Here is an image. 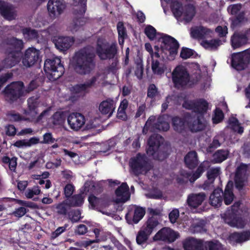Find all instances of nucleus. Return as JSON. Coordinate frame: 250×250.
Segmentation results:
<instances>
[{"instance_id":"nucleus-1","label":"nucleus","mask_w":250,"mask_h":250,"mask_svg":"<svg viewBox=\"0 0 250 250\" xmlns=\"http://www.w3.org/2000/svg\"><path fill=\"white\" fill-rule=\"evenodd\" d=\"M145 33L150 40H155L161 42L162 50L166 55L169 53L168 60H173L177 54L179 44L175 39L169 36L157 33L156 29L151 25H147Z\"/></svg>"},{"instance_id":"nucleus-2","label":"nucleus","mask_w":250,"mask_h":250,"mask_svg":"<svg viewBox=\"0 0 250 250\" xmlns=\"http://www.w3.org/2000/svg\"><path fill=\"white\" fill-rule=\"evenodd\" d=\"M94 51L91 47L85 48L76 53L72 60L75 70L78 73H89L93 67Z\"/></svg>"},{"instance_id":"nucleus-3","label":"nucleus","mask_w":250,"mask_h":250,"mask_svg":"<svg viewBox=\"0 0 250 250\" xmlns=\"http://www.w3.org/2000/svg\"><path fill=\"white\" fill-rule=\"evenodd\" d=\"M172 81L176 87H179L189 83V85L198 82H204V79L200 73V70L198 69L189 78V74L185 67L182 65L177 66L172 73Z\"/></svg>"},{"instance_id":"nucleus-4","label":"nucleus","mask_w":250,"mask_h":250,"mask_svg":"<svg viewBox=\"0 0 250 250\" xmlns=\"http://www.w3.org/2000/svg\"><path fill=\"white\" fill-rule=\"evenodd\" d=\"M8 53V57L5 60V67H11L20 61L21 51L23 48L21 40L12 38L3 44Z\"/></svg>"},{"instance_id":"nucleus-5","label":"nucleus","mask_w":250,"mask_h":250,"mask_svg":"<svg viewBox=\"0 0 250 250\" xmlns=\"http://www.w3.org/2000/svg\"><path fill=\"white\" fill-rule=\"evenodd\" d=\"M171 8L173 15L178 21L186 22L190 21L196 13L194 6L189 5L183 6L177 1L172 2Z\"/></svg>"},{"instance_id":"nucleus-6","label":"nucleus","mask_w":250,"mask_h":250,"mask_svg":"<svg viewBox=\"0 0 250 250\" xmlns=\"http://www.w3.org/2000/svg\"><path fill=\"white\" fill-rule=\"evenodd\" d=\"M44 70L46 73L52 76L51 79L53 80L61 77L64 72L61 59L57 57L46 60L44 62Z\"/></svg>"},{"instance_id":"nucleus-7","label":"nucleus","mask_w":250,"mask_h":250,"mask_svg":"<svg viewBox=\"0 0 250 250\" xmlns=\"http://www.w3.org/2000/svg\"><path fill=\"white\" fill-rule=\"evenodd\" d=\"M155 120V116H151L149 118L143 130L144 133L146 134L148 130L152 132L155 131V129L163 131H167L169 129L168 122L170 120L169 116L166 115L159 117L158 119L157 124L156 125L154 124Z\"/></svg>"},{"instance_id":"nucleus-8","label":"nucleus","mask_w":250,"mask_h":250,"mask_svg":"<svg viewBox=\"0 0 250 250\" xmlns=\"http://www.w3.org/2000/svg\"><path fill=\"white\" fill-rule=\"evenodd\" d=\"M240 206L239 202H236L232 206L231 210H228L227 212L222 215L224 221L231 227L237 228H243L245 222L241 218L237 216L238 207Z\"/></svg>"},{"instance_id":"nucleus-9","label":"nucleus","mask_w":250,"mask_h":250,"mask_svg":"<svg viewBox=\"0 0 250 250\" xmlns=\"http://www.w3.org/2000/svg\"><path fill=\"white\" fill-rule=\"evenodd\" d=\"M117 51L116 44H109L104 38H99L97 41V53L102 60L113 58Z\"/></svg>"},{"instance_id":"nucleus-10","label":"nucleus","mask_w":250,"mask_h":250,"mask_svg":"<svg viewBox=\"0 0 250 250\" xmlns=\"http://www.w3.org/2000/svg\"><path fill=\"white\" fill-rule=\"evenodd\" d=\"M163 141V139L158 134H154L150 136L148 141L147 154L155 159L162 160L165 156L163 153L158 151V148Z\"/></svg>"},{"instance_id":"nucleus-11","label":"nucleus","mask_w":250,"mask_h":250,"mask_svg":"<svg viewBox=\"0 0 250 250\" xmlns=\"http://www.w3.org/2000/svg\"><path fill=\"white\" fill-rule=\"evenodd\" d=\"M26 91L24 90L23 83L21 82L11 83L5 89L4 93L6 100L13 102L23 95Z\"/></svg>"},{"instance_id":"nucleus-12","label":"nucleus","mask_w":250,"mask_h":250,"mask_svg":"<svg viewBox=\"0 0 250 250\" xmlns=\"http://www.w3.org/2000/svg\"><path fill=\"white\" fill-rule=\"evenodd\" d=\"M250 61V51L246 50L244 51L234 53L231 55L232 66L237 70H242L245 69Z\"/></svg>"},{"instance_id":"nucleus-13","label":"nucleus","mask_w":250,"mask_h":250,"mask_svg":"<svg viewBox=\"0 0 250 250\" xmlns=\"http://www.w3.org/2000/svg\"><path fill=\"white\" fill-rule=\"evenodd\" d=\"M129 164L133 172L137 175L146 173L150 168V166L146 160V157L140 154H138L132 158Z\"/></svg>"},{"instance_id":"nucleus-14","label":"nucleus","mask_w":250,"mask_h":250,"mask_svg":"<svg viewBox=\"0 0 250 250\" xmlns=\"http://www.w3.org/2000/svg\"><path fill=\"white\" fill-rule=\"evenodd\" d=\"M183 106L188 109L192 110L195 112L203 114L208 109V103L203 99L192 101L188 98L183 99Z\"/></svg>"},{"instance_id":"nucleus-15","label":"nucleus","mask_w":250,"mask_h":250,"mask_svg":"<svg viewBox=\"0 0 250 250\" xmlns=\"http://www.w3.org/2000/svg\"><path fill=\"white\" fill-rule=\"evenodd\" d=\"M65 7V4L62 0H49L47 3L49 16L52 19L58 18L63 13Z\"/></svg>"},{"instance_id":"nucleus-16","label":"nucleus","mask_w":250,"mask_h":250,"mask_svg":"<svg viewBox=\"0 0 250 250\" xmlns=\"http://www.w3.org/2000/svg\"><path fill=\"white\" fill-rule=\"evenodd\" d=\"M145 212L144 208L132 206L125 215L126 220L129 224H137L143 218Z\"/></svg>"},{"instance_id":"nucleus-17","label":"nucleus","mask_w":250,"mask_h":250,"mask_svg":"<svg viewBox=\"0 0 250 250\" xmlns=\"http://www.w3.org/2000/svg\"><path fill=\"white\" fill-rule=\"evenodd\" d=\"M248 176V167L246 165L242 164L236 169L235 176V183L236 187L241 188L247 183Z\"/></svg>"},{"instance_id":"nucleus-18","label":"nucleus","mask_w":250,"mask_h":250,"mask_svg":"<svg viewBox=\"0 0 250 250\" xmlns=\"http://www.w3.org/2000/svg\"><path fill=\"white\" fill-rule=\"evenodd\" d=\"M208 166V162H204L202 163L197 169L196 172L193 175L189 174L185 171H182L181 173V178L176 177V180L178 182H184L189 180L190 182H194L198 179L201 174L204 171L205 168Z\"/></svg>"},{"instance_id":"nucleus-19","label":"nucleus","mask_w":250,"mask_h":250,"mask_svg":"<svg viewBox=\"0 0 250 250\" xmlns=\"http://www.w3.org/2000/svg\"><path fill=\"white\" fill-rule=\"evenodd\" d=\"M68 124L72 129L78 131L85 124L84 116L79 113H71L67 117Z\"/></svg>"},{"instance_id":"nucleus-20","label":"nucleus","mask_w":250,"mask_h":250,"mask_svg":"<svg viewBox=\"0 0 250 250\" xmlns=\"http://www.w3.org/2000/svg\"><path fill=\"white\" fill-rule=\"evenodd\" d=\"M40 60V51L34 47L28 48L22 59V63L26 67H30Z\"/></svg>"},{"instance_id":"nucleus-21","label":"nucleus","mask_w":250,"mask_h":250,"mask_svg":"<svg viewBox=\"0 0 250 250\" xmlns=\"http://www.w3.org/2000/svg\"><path fill=\"white\" fill-rule=\"evenodd\" d=\"M179 237V234L167 228H164L160 230L153 237L154 241H174Z\"/></svg>"},{"instance_id":"nucleus-22","label":"nucleus","mask_w":250,"mask_h":250,"mask_svg":"<svg viewBox=\"0 0 250 250\" xmlns=\"http://www.w3.org/2000/svg\"><path fill=\"white\" fill-rule=\"evenodd\" d=\"M105 79V76L103 74H98L94 77L90 83L81 84L75 85L73 87V91L75 93H80L86 90L89 87L94 84H100L104 82Z\"/></svg>"},{"instance_id":"nucleus-23","label":"nucleus","mask_w":250,"mask_h":250,"mask_svg":"<svg viewBox=\"0 0 250 250\" xmlns=\"http://www.w3.org/2000/svg\"><path fill=\"white\" fill-rule=\"evenodd\" d=\"M116 198L114 200L117 203H124L130 198L129 187L126 183H123L115 191Z\"/></svg>"},{"instance_id":"nucleus-24","label":"nucleus","mask_w":250,"mask_h":250,"mask_svg":"<svg viewBox=\"0 0 250 250\" xmlns=\"http://www.w3.org/2000/svg\"><path fill=\"white\" fill-rule=\"evenodd\" d=\"M207 125V122L202 116H197L191 119L188 126L191 131L197 132L204 129Z\"/></svg>"},{"instance_id":"nucleus-25","label":"nucleus","mask_w":250,"mask_h":250,"mask_svg":"<svg viewBox=\"0 0 250 250\" xmlns=\"http://www.w3.org/2000/svg\"><path fill=\"white\" fill-rule=\"evenodd\" d=\"M0 13L5 19L8 20H12L17 16V13L14 7L1 0H0Z\"/></svg>"},{"instance_id":"nucleus-26","label":"nucleus","mask_w":250,"mask_h":250,"mask_svg":"<svg viewBox=\"0 0 250 250\" xmlns=\"http://www.w3.org/2000/svg\"><path fill=\"white\" fill-rule=\"evenodd\" d=\"M191 36L195 39H202L211 36L212 31L206 27L198 26L191 29Z\"/></svg>"},{"instance_id":"nucleus-27","label":"nucleus","mask_w":250,"mask_h":250,"mask_svg":"<svg viewBox=\"0 0 250 250\" xmlns=\"http://www.w3.org/2000/svg\"><path fill=\"white\" fill-rule=\"evenodd\" d=\"M231 45L234 49H237L247 44L248 39L244 34L235 33L231 38Z\"/></svg>"},{"instance_id":"nucleus-28","label":"nucleus","mask_w":250,"mask_h":250,"mask_svg":"<svg viewBox=\"0 0 250 250\" xmlns=\"http://www.w3.org/2000/svg\"><path fill=\"white\" fill-rule=\"evenodd\" d=\"M74 43L73 38L68 37H60L57 40L55 45L57 49L62 51L68 49Z\"/></svg>"},{"instance_id":"nucleus-29","label":"nucleus","mask_w":250,"mask_h":250,"mask_svg":"<svg viewBox=\"0 0 250 250\" xmlns=\"http://www.w3.org/2000/svg\"><path fill=\"white\" fill-rule=\"evenodd\" d=\"M185 250H203V244L200 240L189 238L183 243Z\"/></svg>"},{"instance_id":"nucleus-30","label":"nucleus","mask_w":250,"mask_h":250,"mask_svg":"<svg viewBox=\"0 0 250 250\" xmlns=\"http://www.w3.org/2000/svg\"><path fill=\"white\" fill-rule=\"evenodd\" d=\"M115 108V104L112 100H107L102 102L99 105V110L103 114L110 116Z\"/></svg>"},{"instance_id":"nucleus-31","label":"nucleus","mask_w":250,"mask_h":250,"mask_svg":"<svg viewBox=\"0 0 250 250\" xmlns=\"http://www.w3.org/2000/svg\"><path fill=\"white\" fill-rule=\"evenodd\" d=\"M145 48L146 50L149 52L150 54L151 57L152 59H154V57L156 58H160L162 57V58L164 59L165 58H167V59H168V55L169 53H167V55H166L165 53V52H164L162 50V47L161 46V48L159 49L158 46H154V49L155 52H154L152 48V46L151 44L149 43H146L145 44Z\"/></svg>"},{"instance_id":"nucleus-32","label":"nucleus","mask_w":250,"mask_h":250,"mask_svg":"<svg viewBox=\"0 0 250 250\" xmlns=\"http://www.w3.org/2000/svg\"><path fill=\"white\" fill-rule=\"evenodd\" d=\"M205 199V195L203 193L193 194L190 195L188 198V204L191 207L195 208L200 206Z\"/></svg>"},{"instance_id":"nucleus-33","label":"nucleus","mask_w":250,"mask_h":250,"mask_svg":"<svg viewBox=\"0 0 250 250\" xmlns=\"http://www.w3.org/2000/svg\"><path fill=\"white\" fill-rule=\"evenodd\" d=\"M222 190L221 189L217 188L215 189L213 193L210 196V204L215 207H220L222 204Z\"/></svg>"},{"instance_id":"nucleus-34","label":"nucleus","mask_w":250,"mask_h":250,"mask_svg":"<svg viewBox=\"0 0 250 250\" xmlns=\"http://www.w3.org/2000/svg\"><path fill=\"white\" fill-rule=\"evenodd\" d=\"M74 14L77 17L82 16L86 10V0H74Z\"/></svg>"},{"instance_id":"nucleus-35","label":"nucleus","mask_w":250,"mask_h":250,"mask_svg":"<svg viewBox=\"0 0 250 250\" xmlns=\"http://www.w3.org/2000/svg\"><path fill=\"white\" fill-rule=\"evenodd\" d=\"M250 232L246 231L243 233L234 232L229 236V239L232 242L241 243L250 239Z\"/></svg>"},{"instance_id":"nucleus-36","label":"nucleus","mask_w":250,"mask_h":250,"mask_svg":"<svg viewBox=\"0 0 250 250\" xmlns=\"http://www.w3.org/2000/svg\"><path fill=\"white\" fill-rule=\"evenodd\" d=\"M185 162L189 168H194L198 164L196 153L194 151L189 152L185 157Z\"/></svg>"},{"instance_id":"nucleus-37","label":"nucleus","mask_w":250,"mask_h":250,"mask_svg":"<svg viewBox=\"0 0 250 250\" xmlns=\"http://www.w3.org/2000/svg\"><path fill=\"white\" fill-rule=\"evenodd\" d=\"M233 182L229 181L225 189L224 197V202L226 205L230 204L234 199V194L232 191Z\"/></svg>"},{"instance_id":"nucleus-38","label":"nucleus","mask_w":250,"mask_h":250,"mask_svg":"<svg viewBox=\"0 0 250 250\" xmlns=\"http://www.w3.org/2000/svg\"><path fill=\"white\" fill-rule=\"evenodd\" d=\"M158 225V222L157 220L154 217H152L147 221L142 229L145 231L147 235H150Z\"/></svg>"},{"instance_id":"nucleus-39","label":"nucleus","mask_w":250,"mask_h":250,"mask_svg":"<svg viewBox=\"0 0 250 250\" xmlns=\"http://www.w3.org/2000/svg\"><path fill=\"white\" fill-rule=\"evenodd\" d=\"M158 225V222L157 220L154 217H152L147 221L142 229L145 231L147 235H150Z\"/></svg>"},{"instance_id":"nucleus-40","label":"nucleus","mask_w":250,"mask_h":250,"mask_svg":"<svg viewBox=\"0 0 250 250\" xmlns=\"http://www.w3.org/2000/svg\"><path fill=\"white\" fill-rule=\"evenodd\" d=\"M151 69L155 74L161 75L165 72L166 66L164 63L160 62L158 60L153 59L151 62Z\"/></svg>"},{"instance_id":"nucleus-41","label":"nucleus","mask_w":250,"mask_h":250,"mask_svg":"<svg viewBox=\"0 0 250 250\" xmlns=\"http://www.w3.org/2000/svg\"><path fill=\"white\" fill-rule=\"evenodd\" d=\"M228 127L239 134L243 132V128L238 123V120L235 117L230 118L228 121Z\"/></svg>"},{"instance_id":"nucleus-42","label":"nucleus","mask_w":250,"mask_h":250,"mask_svg":"<svg viewBox=\"0 0 250 250\" xmlns=\"http://www.w3.org/2000/svg\"><path fill=\"white\" fill-rule=\"evenodd\" d=\"M172 124L174 129L177 132H180L185 128V120L177 117H174L172 119Z\"/></svg>"},{"instance_id":"nucleus-43","label":"nucleus","mask_w":250,"mask_h":250,"mask_svg":"<svg viewBox=\"0 0 250 250\" xmlns=\"http://www.w3.org/2000/svg\"><path fill=\"white\" fill-rule=\"evenodd\" d=\"M70 200L67 199L62 203L56 205V208L57 212L60 214H65L67 211L69 209L71 206H70Z\"/></svg>"},{"instance_id":"nucleus-44","label":"nucleus","mask_w":250,"mask_h":250,"mask_svg":"<svg viewBox=\"0 0 250 250\" xmlns=\"http://www.w3.org/2000/svg\"><path fill=\"white\" fill-rule=\"evenodd\" d=\"M29 114L31 118H34L37 114L38 110L36 109L37 107V101L36 98H31L28 100Z\"/></svg>"},{"instance_id":"nucleus-45","label":"nucleus","mask_w":250,"mask_h":250,"mask_svg":"<svg viewBox=\"0 0 250 250\" xmlns=\"http://www.w3.org/2000/svg\"><path fill=\"white\" fill-rule=\"evenodd\" d=\"M228 154V151L227 150H218L213 155V161L215 163L222 162L227 158Z\"/></svg>"},{"instance_id":"nucleus-46","label":"nucleus","mask_w":250,"mask_h":250,"mask_svg":"<svg viewBox=\"0 0 250 250\" xmlns=\"http://www.w3.org/2000/svg\"><path fill=\"white\" fill-rule=\"evenodd\" d=\"M220 41L218 40H212L210 41H203L201 44L206 49H214L220 45Z\"/></svg>"},{"instance_id":"nucleus-47","label":"nucleus","mask_w":250,"mask_h":250,"mask_svg":"<svg viewBox=\"0 0 250 250\" xmlns=\"http://www.w3.org/2000/svg\"><path fill=\"white\" fill-rule=\"evenodd\" d=\"M182 99V97H177L174 95L167 97L166 102L164 103L162 105V111H165L167 109L168 104L173 102L174 104H178Z\"/></svg>"},{"instance_id":"nucleus-48","label":"nucleus","mask_w":250,"mask_h":250,"mask_svg":"<svg viewBox=\"0 0 250 250\" xmlns=\"http://www.w3.org/2000/svg\"><path fill=\"white\" fill-rule=\"evenodd\" d=\"M136 69L135 74L138 78L141 79L143 74V60L141 58L138 57L135 61Z\"/></svg>"},{"instance_id":"nucleus-49","label":"nucleus","mask_w":250,"mask_h":250,"mask_svg":"<svg viewBox=\"0 0 250 250\" xmlns=\"http://www.w3.org/2000/svg\"><path fill=\"white\" fill-rule=\"evenodd\" d=\"M64 119V115L62 112H57L53 115L51 120L52 124L56 125L62 124Z\"/></svg>"},{"instance_id":"nucleus-50","label":"nucleus","mask_w":250,"mask_h":250,"mask_svg":"<svg viewBox=\"0 0 250 250\" xmlns=\"http://www.w3.org/2000/svg\"><path fill=\"white\" fill-rule=\"evenodd\" d=\"M84 197L82 195H77L73 196L70 200V206L77 207L82 205L83 203Z\"/></svg>"},{"instance_id":"nucleus-51","label":"nucleus","mask_w":250,"mask_h":250,"mask_svg":"<svg viewBox=\"0 0 250 250\" xmlns=\"http://www.w3.org/2000/svg\"><path fill=\"white\" fill-rule=\"evenodd\" d=\"M149 236V235H147V234L146 233L145 231H144L141 229L139 231L136 237V241L137 243L139 245L144 244L147 241Z\"/></svg>"},{"instance_id":"nucleus-52","label":"nucleus","mask_w":250,"mask_h":250,"mask_svg":"<svg viewBox=\"0 0 250 250\" xmlns=\"http://www.w3.org/2000/svg\"><path fill=\"white\" fill-rule=\"evenodd\" d=\"M220 170L219 167L210 168L208 171V179L212 182L214 179L220 174Z\"/></svg>"},{"instance_id":"nucleus-53","label":"nucleus","mask_w":250,"mask_h":250,"mask_svg":"<svg viewBox=\"0 0 250 250\" xmlns=\"http://www.w3.org/2000/svg\"><path fill=\"white\" fill-rule=\"evenodd\" d=\"M41 193V190L39 187L35 186L31 188H28L25 192V195L28 199H31L35 195H38Z\"/></svg>"},{"instance_id":"nucleus-54","label":"nucleus","mask_w":250,"mask_h":250,"mask_svg":"<svg viewBox=\"0 0 250 250\" xmlns=\"http://www.w3.org/2000/svg\"><path fill=\"white\" fill-rule=\"evenodd\" d=\"M22 32L24 38L27 39H35L38 36L37 32L35 30L24 29Z\"/></svg>"},{"instance_id":"nucleus-55","label":"nucleus","mask_w":250,"mask_h":250,"mask_svg":"<svg viewBox=\"0 0 250 250\" xmlns=\"http://www.w3.org/2000/svg\"><path fill=\"white\" fill-rule=\"evenodd\" d=\"M207 250H223V248L218 241L208 242L207 245Z\"/></svg>"},{"instance_id":"nucleus-56","label":"nucleus","mask_w":250,"mask_h":250,"mask_svg":"<svg viewBox=\"0 0 250 250\" xmlns=\"http://www.w3.org/2000/svg\"><path fill=\"white\" fill-rule=\"evenodd\" d=\"M224 118V114L222 110L216 108L214 111V115L212 118L213 123L215 124L220 123Z\"/></svg>"},{"instance_id":"nucleus-57","label":"nucleus","mask_w":250,"mask_h":250,"mask_svg":"<svg viewBox=\"0 0 250 250\" xmlns=\"http://www.w3.org/2000/svg\"><path fill=\"white\" fill-rule=\"evenodd\" d=\"M88 201L92 207L104 205V201L97 198L93 195H90L88 198Z\"/></svg>"},{"instance_id":"nucleus-58","label":"nucleus","mask_w":250,"mask_h":250,"mask_svg":"<svg viewBox=\"0 0 250 250\" xmlns=\"http://www.w3.org/2000/svg\"><path fill=\"white\" fill-rule=\"evenodd\" d=\"M193 54V51L191 49L183 48L181 51L180 56L184 59H187L191 57Z\"/></svg>"},{"instance_id":"nucleus-59","label":"nucleus","mask_w":250,"mask_h":250,"mask_svg":"<svg viewBox=\"0 0 250 250\" xmlns=\"http://www.w3.org/2000/svg\"><path fill=\"white\" fill-rule=\"evenodd\" d=\"M85 22L84 18H82L76 21L74 24H73L70 27V30L72 32H76L78 30L79 26L83 25Z\"/></svg>"},{"instance_id":"nucleus-60","label":"nucleus","mask_w":250,"mask_h":250,"mask_svg":"<svg viewBox=\"0 0 250 250\" xmlns=\"http://www.w3.org/2000/svg\"><path fill=\"white\" fill-rule=\"evenodd\" d=\"M241 5L240 4H236L230 5L228 10L229 13L232 15H236L241 9Z\"/></svg>"},{"instance_id":"nucleus-61","label":"nucleus","mask_w":250,"mask_h":250,"mask_svg":"<svg viewBox=\"0 0 250 250\" xmlns=\"http://www.w3.org/2000/svg\"><path fill=\"white\" fill-rule=\"evenodd\" d=\"M224 140V136L223 134H220L215 136L212 142V146L214 147H217L220 146L221 143H222Z\"/></svg>"},{"instance_id":"nucleus-62","label":"nucleus","mask_w":250,"mask_h":250,"mask_svg":"<svg viewBox=\"0 0 250 250\" xmlns=\"http://www.w3.org/2000/svg\"><path fill=\"white\" fill-rule=\"evenodd\" d=\"M215 31L220 37H224L228 34V28L226 26H218Z\"/></svg>"},{"instance_id":"nucleus-63","label":"nucleus","mask_w":250,"mask_h":250,"mask_svg":"<svg viewBox=\"0 0 250 250\" xmlns=\"http://www.w3.org/2000/svg\"><path fill=\"white\" fill-rule=\"evenodd\" d=\"M43 140L41 142L43 144H52L54 143L55 139L52 137V134L50 133H46L43 136Z\"/></svg>"},{"instance_id":"nucleus-64","label":"nucleus","mask_w":250,"mask_h":250,"mask_svg":"<svg viewBox=\"0 0 250 250\" xmlns=\"http://www.w3.org/2000/svg\"><path fill=\"white\" fill-rule=\"evenodd\" d=\"M179 216V211L177 209L172 210L169 214V218L170 222L174 223L176 222Z\"/></svg>"}]
</instances>
